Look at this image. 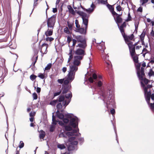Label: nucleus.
<instances>
[{
  "label": "nucleus",
  "instance_id": "1",
  "mask_svg": "<svg viewBox=\"0 0 154 154\" xmlns=\"http://www.w3.org/2000/svg\"><path fill=\"white\" fill-rule=\"evenodd\" d=\"M72 116H52V124L56 125L57 122L61 125H63V123L67 124L69 122V125L73 128H77L76 129H73L71 132H68L66 133V135L68 136L75 135L78 136L80 135L79 133H76L79 131V130L78 128V119L76 117L71 118Z\"/></svg>",
  "mask_w": 154,
  "mask_h": 154
},
{
  "label": "nucleus",
  "instance_id": "2",
  "mask_svg": "<svg viewBox=\"0 0 154 154\" xmlns=\"http://www.w3.org/2000/svg\"><path fill=\"white\" fill-rule=\"evenodd\" d=\"M76 13L82 17L83 20L82 23L85 26V29L84 27H80L77 29L75 31L81 34L85 35L88 28V16L86 13L80 11H77Z\"/></svg>",
  "mask_w": 154,
  "mask_h": 154
},
{
  "label": "nucleus",
  "instance_id": "3",
  "mask_svg": "<svg viewBox=\"0 0 154 154\" xmlns=\"http://www.w3.org/2000/svg\"><path fill=\"white\" fill-rule=\"evenodd\" d=\"M63 106V103H58L56 106V108L57 109V111L56 113L55 116H74L72 113H68L64 109H62Z\"/></svg>",
  "mask_w": 154,
  "mask_h": 154
},
{
  "label": "nucleus",
  "instance_id": "4",
  "mask_svg": "<svg viewBox=\"0 0 154 154\" xmlns=\"http://www.w3.org/2000/svg\"><path fill=\"white\" fill-rule=\"evenodd\" d=\"M78 69V66L73 65L70 66V70L68 74V79L73 80L74 78L75 72Z\"/></svg>",
  "mask_w": 154,
  "mask_h": 154
},
{
  "label": "nucleus",
  "instance_id": "5",
  "mask_svg": "<svg viewBox=\"0 0 154 154\" xmlns=\"http://www.w3.org/2000/svg\"><path fill=\"white\" fill-rule=\"evenodd\" d=\"M56 22V16L53 15L47 20V24L48 28L53 29Z\"/></svg>",
  "mask_w": 154,
  "mask_h": 154
},
{
  "label": "nucleus",
  "instance_id": "6",
  "mask_svg": "<svg viewBox=\"0 0 154 154\" xmlns=\"http://www.w3.org/2000/svg\"><path fill=\"white\" fill-rule=\"evenodd\" d=\"M109 96L108 98V101H107L106 103V106L107 108L110 107L111 105L113 106L115 104V101L113 99V97L111 95H110V90H109Z\"/></svg>",
  "mask_w": 154,
  "mask_h": 154
},
{
  "label": "nucleus",
  "instance_id": "7",
  "mask_svg": "<svg viewBox=\"0 0 154 154\" xmlns=\"http://www.w3.org/2000/svg\"><path fill=\"white\" fill-rule=\"evenodd\" d=\"M75 53L76 56L78 57H81L82 59L84 56L86 54L85 50L82 49L81 48L77 49L75 51Z\"/></svg>",
  "mask_w": 154,
  "mask_h": 154
},
{
  "label": "nucleus",
  "instance_id": "8",
  "mask_svg": "<svg viewBox=\"0 0 154 154\" xmlns=\"http://www.w3.org/2000/svg\"><path fill=\"white\" fill-rule=\"evenodd\" d=\"M81 57L75 56L74 57L73 64L78 66L81 64V60H82Z\"/></svg>",
  "mask_w": 154,
  "mask_h": 154
},
{
  "label": "nucleus",
  "instance_id": "9",
  "mask_svg": "<svg viewBox=\"0 0 154 154\" xmlns=\"http://www.w3.org/2000/svg\"><path fill=\"white\" fill-rule=\"evenodd\" d=\"M122 35L127 44V43H130V42H132L131 40H132L134 37V35L133 34H132L128 36L125 35V34H123Z\"/></svg>",
  "mask_w": 154,
  "mask_h": 154
},
{
  "label": "nucleus",
  "instance_id": "10",
  "mask_svg": "<svg viewBox=\"0 0 154 154\" xmlns=\"http://www.w3.org/2000/svg\"><path fill=\"white\" fill-rule=\"evenodd\" d=\"M65 97L63 95H60L59 97V100H58V102H59L60 103L62 102L63 106H65L64 107V108H65L66 106L68 105L69 102L66 103V100H64Z\"/></svg>",
  "mask_w": 154,
  "mask_h": 154
},
{
  "label": "nucleus",
  "instance_id": "11",
  "mask_svg": "<svg viewBox=\"0 0 154 154\" xmlns=\"http://www.w3.org/2000/svg\"><path fill=\"white\" fill-rule=\"evenodd\" d=\"M127 45L128 46L130 52L131 56L132 57H133L135 54V47L132 46L131 44L130 43H127Z\"/></svg>",
  "mask_w": 154,
  "mask_h": 154
},
{
  "label": "nucleus",
  "instance_id": "12",
  "mask_svg": "<svg viewBox=\"0 0 154 154\" xmlns=\"http://www.w3.org/2000/svg\"><path fill=\"white\" fill-rule=\"evenodd\" d=\"M141 87L143 88L144 93L146 92L149 89L152 87V84H147V85H146V86L142 82H141Z\"/></svg>",
  "mask_w": 154,
  "mask_h": 154
},
{
  "label": "nucleus",
  "instance_id": "13",
  "mask_svg": "<svg viewBox=\"0 0 154 154\" xmlns=\"http://www.w3.org/2000/svg\"><path fill=\"white\" fill-rule=\"evenodd\" d=\"M87 46V45L86 40L85 39H84L83 42H80V43L78 45L77 47H78L82 49L85 50Z\"/></svg>",
  "mask_w": 154,
  "mask_h": 154
},
{
  "label": "nucleus",
  "instance_id": "14",
  "mask_svg": "<svg viewBox=\"0 0 154 154\" xmlns=\"http://www.w3.org/2000/svg\"><path fill=\"white\" fill-rule=\"evenodd\" d=\"M48 44L45 43L43 44L40 49V52L42 53H44V54H46L47 53V49L48 47Z\"/></svg>",
  "mask_w": 154,
  "mask_h": 154
},
{
  "label": "nucleus",
  "instance_id": "15",
  "mask_svg": "<svg viewBox=\"0 0 154 154\" xmlns=\"http://www.w3.org/2000/svg\"><path fill=\"white\" fill-rule=\"evenodd\" d=\"M118 26H119V28L122 34V35H123V34H125L124 28H125L126 26V24L125 22H124L120 26L119 25H118Z\"/></svg>",
  "mask_w": 154,
  "mask_h": 154
},
{
  "label": "nucleus",
  "instance_id": "16",
  "mask_svg": "<svg viewBox=\"0 0 154 154\" xmlns=\"http://www.w3.org/2000/svg\"><path fill=\"white\" fill-rule=\"evenodd\" d=\"M145 75V73L144 72V68L141 67V68L140 71H139V75L137 76L140 80H143V77Z\"/></svg>",
  "mask_w": 154,
  "mask_h": 154
},
{
  "label": "nucleus",
  "instance_id": "17",
  "mask_svg": "<svg viewBox=\"0 0 154 154\" xmlns=\"http://www.w3.org/2000/svg\"><path fill=\"white\" fill-rule=\"evenodd\" d=\"M75 137H72L69 138V142H71V144L77 146L78 144V142L77 141L74 140H75Z\"/></svg>",
  "mask_w": 154,
  "mask_h": 154
},
{
  "label": "nucleus",
  "instance_id": "18",
  "mask_svg": "<svg viewBox=\"0 0 154 154\" xmlns=\"http://www.w3.org/2000/svg\"><path fill=\"white\" fill-rule=\"evenodd\" d=\"M53 29L48 28L47 30L45 32V34L47 37L53 34Z\"/></svg>",
  "mask_w": 154,
  "mask_h": 154
},
{
  "label": "nucleus",
  "instance_id": "19",
  "mask_svg": "<svg viewBox=\"0 0 154 154\" xmlns=\"http://www.w3.org/2000/svg\"><path fill=\"white\" fill-rule=\"evenodd\" d=\"M77 149V146L70 144L68 147L69 151L76 150Z\"/></svg>",
  "mask_w": 154,
  "mask_h": 154
},
{
  "label": "nucleus",
  "instance_id": "20",
  "mask_svg": "<svg viewBox=\"0 0 154 154\" xmlns=\"http://www.w3.org/2000/svg\"><path fill=\"white\" fill-rule=\"evenodd\" d=\"M97 78V76L95 73L93 74L92 77H91L88 79L89 81L91 83H93L94 82L93 79H96Z\"/></svg>",
  "mask_w": 154,
  "mask_h": 154
},
{
  "label": "nucleus",
  "instance_id": "21",
  "mask_svg": "<svg viewBox=\"0 0 154 154\" xmlns=\"http://www.w3.org/2000/svg\"><path fill=\"white\" fill-rule=\"evenodd\" d=\"M75 38L77 39L78 42H81L84 41L85 39H83V37L81 35H77L75 36Z\"/></svg>",
  "mask_w": 154,
  "mask_h": 154
},
{
  "label": "nucleus",
  "instance_id": "22",
  "mask_svg": "<svg viewBox=\"0 0 154 154\" xmlns=\"http://www.w3.org/2000/svg\"><path fill=\"white\" fill-rule=\"evenodd\" d=\"M114 20L117 23H122L123 20L122 19L121 17H119L118 16L116 18H115Z\"/></svg>",
  "mask_w": 154,
  "mask_h": 154
},
{
  "label": "nucleus",
  "instance_id": "23",
  "mask_svg": "<svg viewBox=\"0 0 154 154\" xmlns=\"http://www.w3.org/2000/svg\"><path fill=\"white\" fill-rule=\"evenodd\" d=\"M41 133L39 134V137L40 139H43L45 135V132L43 130L40 131Z\"/></svg>",
  "mask_w": 154,
  "mask_h": 154
},
{
  "label": "nucleus",
  "instance_id": "24",
  "mask_svg": "<svg viewBox=\"0 0 154 154\" xmlns=\"http://www.w3.org/2000/svg\"><path fill=\"white\" fill-rule=\"evenodd\" d=\"M67 8L68 9L69 12L72 14H74L75 12L74 10L72 8V7L70 5H69L67 6Z\"/></svg>",
  "mask_w": 154,
  "mask_h": 154
},
{
  "label": "nucleus",
  "instance_id": "25",
  "mask_svg": "<svg viewBox=\"0 0 154 154\" xmlns=\"http://www.w3.org/2000/svg\"><path fill=\"white\" fill-rule=\"evenodd\" d=\"M81 7L82 8V9L84 11H85L88 13L91 12L93 11V9H91V8H89L88 9H86L84 8H83V7H82L81 5Z\"/></svg>",
  "mask_w": 154,
  "mask_h": 154
},
{
  "label": "nucleus",
  "instance_id": "26",
  "mask_svg": "<svg viewBox=\"0 0 154 154\" xmlns=\"http://www.w3.org/2000/svg\"><path fill=\"white\" fill-rule=\"evenodd\" d=\"M141 81V82L142 81H143L144 83V84L145 85H147L149 82H150V80L147 79L146 78H143V80H140Z\"/></svg>",
  "mask_w": 154,
  "mask_h": 154
},
{
  "label": "nucleus",
  "instance_id": "27",
  "mask_svg": "<svg viewBox=\"0 0 154 154\" xmlns=\"http://www.w3.org/2000/svg\"><path fill=\"white\" fill-rule=\"evenodd\" d=\"M57 147L60 149H63L66 148V146L63 144H58Z\"/></svg>",
  "mask_w": 154,
  "mask_h": 154
},
{
  "label": "nucleus",
  "instance_id": "28",
  "mask_svg": "<svg viewBox=\"0 0 154 154\" xmlns=\"http://www.w3.org/2000/svg\"><path fill=\"white\" fill-rule=\"evenodd\" d=\"M69 30H72V26L73 25V23H72L69 21L67 22Z\"/></svg>",
  "mask_w": 154,
  "mask_h": 154
},
{
  "label": "nucleus",
  "instance_id": "29",
  "mask_svg": "<svg viewBox=\"0 0 154 154\" xmlns=\"http://www.w3.org/2000/svg\"><path fill=\"white\" fill-rule=\"evenodd\" d=\"M58 100H53L50 102V104L52 106H55Z\"/></svg>",
  "mask_w": 154,
  "mask_h": 154
},
{
  "label": "nucleus",
  "instance_id": "30",
  "mask_svg": "<svg viewBox=\"0 0 154 154\" xmlns=\"http://www.w3.org/2000/svg\"><path fill=\"white\" fill-rule=\"evenodd\" d=\"M140 65L139 64H137L136 66V68L137 70V76L139 75V71L140 70Z\"/></svg>",
  "mask_w": 154,
  "mask_h": 154
},
{
  "label": "nucleus",
  "instance_id": "31",
  "mask_svg": "<svg viewBox=\"0 0 154 154\" xmlns=\"http://www.w3.org/2000/svg\"><path fill=\"white\" fill-rule=\"evenodd\" d=\"M38 58V56H37V55H34L33 57L32 58V60H35V61L33 62V65H34L36 62Z\"/></svg>",
  "mask_w": 154,
  "mask_h": 154
},
{
  "label": "nucleus",
  "instance_id": "32",
  "mask_svg": "<svg viewBox=\"0 0 154 154\" xmlns=\"http://www.w3.org/2000/svg\"><path fill=\"white\" fill-rule=\"evenodd\" d=\"M145 34V32H144V31L143 32V33L141 34L140 36V41L144 40V37Z\"/></svg>",
  "mask_w": 154,
  "mask_h": 154
},
{
  "label": "nucleus",
  "instance_id": "33",
  "mask_svg": "<svg viewBox=\"0 0 154 154\" xmlns=\"http://www.w3.org/2000/svg\"><path fill=\"white\" fill-rule=\"evenodd\" d=\"M111 12L113 17H114V19H115V18H116L115 16H117L118 14L114 11V9H112Z\"/></svg>",
  "mask_w": 154,
  "mask_h": 154
},
{
  "label": "nucleus",
  "instance_id": "34",
  "mask_svg": "<svg viewBox=\"0 0 154 154\" xmlns=\"http://www.w3.org/2000/svg\"><path fill=\"white\" fill-rule=\"evenodd\" d=\"M52 66V64L51 63H48L47 66L45 67V70H49Z\"/></svg>",
  "mask_w": 154,
  "mask_h": 154
},
{
  "label": "nucleus",
  "instance_id": "35",
  "mask_svg": "<svg viewBox=\"0 0 154 154\" xmlns=\"http://www.w3.org/2000/svg\"><path fill=\"white\" fill-rule=\"evenodd\" d=\"M64 32L65 33H66L67 34H70V32L69 30V29L67 27H66L64 29Z\"/></svg>",
  "mask_w": 154,
  "mask_h": 154
},
{
  "label": "nucleus",
  "instance_id": "36",
  "mask_svg": "<svg viewBox=\"0 0 154 154\" xmlns=\"http://www.w3.org/2000/svg\"><path fill=\"white\" fill-rule=\"evenodd\" d=\"M68 91V88H64L62 92V94H63L67 93Z\"/></svg>",
  "mask_w": 154,
  "mask_h": 154
},
{
  "label": "nucleus",
  "instance_id": "37",
  "mask_svg": "<svg viewBox=\"0 0 154 154\" xmlns=\"http://www.w3.org/2000/svg\"><path fill=\"white\" fill-rule=\"evenodd\" d=\"M65 130L67 131H71L72 130V128L69 125H67L65 127Z\"/></svg>",
  "mask_w": 154,
  "mask_h": 154
},
{
  "label": "nucleus",
  "instance_id": "38",
  "mask_svg": "<svg viewBox=\"0 0 154 154\" xmlns=\"http://www.w3.org/2000/svg\"><path fill=\"white\" fill-rule=\"evenodd\" d=\"M54 38L51 37H48L45 38V40L47 41L51 42L53 41Z\"/></svg>",
  "mask_w": 154,
  "mask_h": 154
},
{
  "label": "nucleus",
  "instance_id": "39",
  "mask_svg": "<svg viewBox=\"0 0 154 154\" xmlns=\"http://www.w3.org/2000/svg\"><path fill=\"white\" fill-rule=\"evenodd\" d=\"M102 57L104 60H107L108 59V56L106 54H103L102 55Z\"/></svg>",
  "mask_w": 154,
  "mask_h": 154
},
{
  "label": "nucleus",
  "instance_id": "40",
  "mask_svg": "<svg viewBox=\"0 0 154 154\" xmlns=\"http://www.w3.org/2000/svg\"><path fill=\"white\" fill-rule=\"evenodd\" d=\"M37 76L34 75H32L30 76V79L32 80H33L35 79L36 78Z\"/></svg>",
  "mask_w": 154,
  "mask_h": 154
},
{
  "label": "nucleus",
  "instance_id": "41",
  "mask_svg": "<svg viewBox=\"0 0 154 154\" xmlns=\"http://www.w3.org/2000/svg\"><path fill=\"white\" fill-rule=\"evenodd\" d=\"M131 16L130 14V13H128V17L127 19L125 21L126 22H128V21H130L131 20Z\"/></svg>",
  "mask_w": 154,
  "mask_h": 154
},
{
  "label": "nucleus",
  "instance_id": "42",
  "mask_svg": "<svg viewBox=\"0 0 154 154\" xmlns=\"http://www.w3.org/2000/svg\"><path fill=\"white\" fill-rule=\"evenodd\" d=\"M72 81V80H69L68 79V75H67V79H66L63 81L65 85H68L69 83V81Z\"/></svg>",
  "mask_w": 154,
  "mask_h": 154
},
{
  "label": "nucleus",
  "instance_id": "43",
  "mask_svg": "<svg viewBox=\"0 0 154 154\" xmlns=\"http://www.w3.org/2000/svg\"><path fill=\"white\" fill-rule=\"evenodd\" d=\"M74 48V47H71V48H70L69 52V55H73L72 52Z\"/></svg>",
  "mask_w": 154,
  "mask_h": 154
},
{
  "label": "nucleus",
  "instance_id": "44",
  "mask_svg": "<svg viewBox=\"0 0 154 154\" xmlns=\"http://www.w3.org/2000/svg\"><path fill=\"white\" fill-rule=\"evenodd\" d=\"M112 123L113 125L114 126V128L115 132V134H116V140L117 141V143H118L119 142H118V137H117V131H116V127L113 124V123Z\"/></svg>",
  "mask_w": 154,
  "mask_h": 154
},
{
  "label": "nucleus",
  "instance_id": "45",
  "mask_svg": "<svg viewBox=\"0 0 154 154\" xmlns=\"http://www.w3.org/2000/svg\"><path fill=\"white\" fill-rule=\"evenodd\" d=\"M75 24L76 25V27L78 29L80 27V25L79 23V21L77 20H75Z\"/></svg>",
  "mask_w": 154,
  "mask_h": 154
},
{
  "label": "nucleus",
  "instance_id": "46",
  "mask_svg": "<svg viewBox=\"0 0 154 154\" xmlns=\"http://www.w3.org/2000/svg\"><path fill=\"white\" fill-rule=\"evenodd\" d=\"M150 97L149 96H146V100L148 104H149V101L150 100Z\"/></svg>",
  "mask_w": 154,
  "mask_h": 154
},
{
  "label": "nucleus",
  "instance_id": "47",
  "mask_svg": "<svg viewBox=\"0 0 154 154\" xmlns=\"http://www.w3.org/2000/svg\"><path fill=\"white\" fill-rule=\"evenodd\" d=\"M133 60L136 63L138 62V57L137 56H134L133 57Z\"/></svg>",
  "mask_w": 154,
  "mask_h": 154
},
{
  "label": "nucleus",
  "instance_id": "48",
  "mask_svg": "<svg viewBox=\"0 0 154 154\" xmlns=\"http://www.w3.org/2000/svg\"><path fill=\"white\" fill-rule=\"evenodd\" d=\"M150 107L152 111L154 110V103H150Z\"/></svg>",
  "mask_w": 154,
  "mask_h": 154
},
{
  "label": "nucleus",
  "instance_id": "49",
  "mask_svg": "<svg viewBox=\"0 0 154 154\" xmlns=\"http://www.w3.org/2000/svg\"><path fill=\"white\" fill-rule=\"evenodd\" d=\"M72 97L71 93H69L66 95L65 97L66 98H69L70 97Z\"/></svg>",
  "mask_w": 154,
  "mask_h": 154
},
{
  "label": "nucleus",
  "instance_id": "50",
  "mask_svg": "<svg viewBox=\"0 0 154 154\" xmlns=\"http://www.w3.org/2000/svg\"><path fill=\"white\" fill-rule=\"evenodd\" d=\"M33 98L34 100H36L37 98V95L35 93H34L32 94Z\"/></svg>",
  "mask_w": 154,
  "mask_h": 154
},
{
  "label": "nucleus",
  "instance_id": "51",
  "mask_svg": "<svg viewBox=\"0 0 154 154\" xmlns=\"http://www.w3.org/2000/svg\"><path fill=\"white\" fill-rule=\"evenodd\" d=\"M102 96L104 98V99L103 100L104 101V102H105V100H106V94L105 92L103 91Z\"/></svg>",
  "mask_w": 154,
  "mask_h": 154
},
{
  "label": "nucleus",
  "instance_id": "52",
  "mask_svg": "<svg viewBox=\"0 0 154 154\" xmlns=\"http://www.w3.org/2000/svg\"><path fill=\"white\" fill-rule=\"evenodd\" d=\"M20 144L19 146V147L20 148H22L24 146V143L22 141H20Z\"/></svg>",
  "mask_w": 154,
  "mask_h": 154
},
{
  "label": "nucleus",
  "instance_id": "53",
  "mask_svg": "<svg viewBox=\"0 0 154 154\" xmlns=\"http://www.w3.org/2000/svg\"><path fill=\"white\" fill-rule=\"evenodd\" d=\"M148 1H146L145 0H140V2L141 3V5H143L146 3H147Z\"/></svg>",
  "mask_w": 154,
  "mask_h": 154
},
{
  "label": "nucleus",
  "instance_id": "54",
  "mask_svg": "<svg viewBox=\"0 0 154 154\" xmlns=\"http://www.w3.org/2000/svg\"><path fill=\"white\" fill-rule=\"evenodd\" d=\"M144 93L145 94H146V96H149L150 97V96L151 95L150 91V90L149 91H148V90H147V91L146 92Z\"/></svg>",
  "mask_w": 154,
  "mask_h": 154
},
{
  "label": "nucleus",
  "instance_id": "55",
  "mask_svg": "<svg viewBox=\"0 0 154 154\" xmlns=\"http://www.w3.org/2000/svg\"><path fill=\"white\" fill-rule=\"evenodd\" d=\"M138 42L135 43L134 44H133V43L132 42H130V43H128L131 44V46H133L135 47L137 45H138Z\"/></svg>",
  "mask_w": 154,
  "mask_h": 154
},
{
  "label": "nucleus",
  "instance_id": "56",
  "mask_svg": "<svg viewBox=\"0 0 154 154\" xmlns=\"http://www.w3.org/2000/svg\"><path fill=\"white\" fill-rule=\"evenodd\" d=\"M61 93V91L55 93L54 94V97L60 95Z\"/></svg>",
  "mask_w": 154,
  "mask_h": 154
},
{
  "label": "nucleus",
  "instance_id": "57",
  "mask_svg": "<svg viewBox=\"0 0 154 154\" xmlns=\"http://www.w3.org/2000/svg\"><path fill=\"white\" fill-rule=\"evenodd\" d=\"M54 129V126L53 125H52L51 126L50 129V131L51 132H53Z\"/></svg>",
  "mask_w": 154,
  "mask_h": 154
},
{
  "label": "nucleus",
  "instance_id": "58",
  "mask_svg": "<svg viewBox=\"0 0 154 154\" xmlns=\"http://www.w3.org/2000/svg\"><path fill=\"white\" fill-rule=\"evenodd\" d=\"M116 8L117 11H120L122 10V8L120 5L117 6Z\"/></svg>",
  "mask_w": 154,
  "mask_h": 154
},
{
  "label": "nucleus",
  "instance_id": "59",
  "mask_svg": "<svg viewBox=\"0 0 154 154\" xmlns=\"http://www.w3.org/2000/svg\"><path fill=\"white\" fill-rule=\"evenodd\" d=\"M72 47H74L76 43L77 42V41L75 39H72Z\"/></svg>",
  "mask_w": 154,
  "mask_h": 154
},
{
  "label": "nucleus",
  "instance_id": "60",
  "mask_svg": "<svg viewBox=\"0 0 154 154\" xmlns=\"http://www.w3.org/2000/svg\"><path fill=\"white\" fill-rule=\"evenodd\" d=\"M38 76L42 79H44V75L42 73H40L38 75Z\"/></svg>",
  "mask_w": 154,
  "mask_h": 154
},
{
  "label": "nucleus",
  "instance_id": "61",
  "mask_svg": "<svg viewBox=\"0 0 154 154\" xmlns=\"http://www.w3.org/2000/svg\"><path fill=\"white\" fill-rule=\"evenodd\" d=\"M69 55V57L68 59V63H69V62L72 59V58H73V55Z\"/></svg>",
  "mask_w": 154,
  "mask_h": 154
},
{
  "label": "nucleus",
  "instance_id": "62",
  "mask_svg": "<svg viewBox=\"0 0 154 154\" xmlns=\"http://www.w3.org/2000/svg\"><path fill=\"white\" fill-rule=\"evenodd\" d=\"M64 79H58L57 80L58 82L60 84H62L63 82Z\"/></svg>",
  "mask_w": 154,
  "mask_h": 154
},
{
  "label": "nucleus",
  "instance_id": "63",
  "mask_svg": "<svg viewBox=\"0 0 154 154\" xmlns=\"http://www.w3.org/2000/svg\"><path fill=\"white\" fill-rule=\"evenodd\" d=\"M72 40V39L69 36H68L67 38V42L69 43Z\"/></svg>",
  "mask_w": 154,
  "mask_h": 154
},
{
  "label": "nucleus",
  "instance_id": "64",
  "mask_svg": "<svg viewBox=\"0 0 154 154\" xmlns=\"http://www.w3.org/2000/svg\"><path fill=\"white\" fill-rule=\"evenodd\" d=\"M107 6L109 9L111 10H112V9H114V8H112V7L111 5H110L109 4H108L107 5Z\"/></svg>",
  "mask_w": 154,
  "mask_h": 154
}]
</instances>
